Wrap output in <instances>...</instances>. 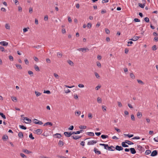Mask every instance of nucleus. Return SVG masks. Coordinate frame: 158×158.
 <instances>
[{
    "mask_svg": "<svg viewBox=\"0 0 158 158\" xmlns=\"http://www.w3.org/2000/svg\"><path fill=\"white\" fill-rule=\"evenodd\" d=\"M0 49L1 51L2 52H5V50H4V48L2 46L0 47Z\"/></svg>",
    "mask_w": 158,
    "mask_h": 158,
    "instance_id": "680f3d73",
    "label": "nucleus"
},
{
    "mask_svg": "<svg viewBox=\"0 0 158 158\" xmlns=\"http://www.w3.org/2000/svg\"><path fill=\"white\" fill-rule=\"evenodd\" d=\"M154 140L155 142H158V136L154 138Z\"/></svg>",
    "mask_w": 158,
    "mask_h": 158,
    "instance_id": "774afa93",
    "label": "nucleus"
},
{
    "mask_svg": "<svg viewBox=\"0 0 158 158\" xmlns=\"http://www.w3.org/2000/svg\"><path fill=\"white\" fill-rule=\"evenodd\" d=\"M124 135L125 136H127V137H128L129 138H131V137H132L134 135H132V134L131 135H129V134H124Z\"/></svg>",
    "mask_w": 158,
    "mask_h": 158,
    "instance_id": "7c9ffc66",
    "label": "nucleus"
},
{
    "mask_svg": "<svg viewBox=\"0 0 158 158\" xmlns=\"http://www.w3.org/2000/svg\"><path fill=\"white\" fill-rule=\"evenodd\" d=\"M97 141L95 140H92L88 142L87 144L88 145H93L97 143Z\"/></svg>",
    "mask_w": 158,
    "mask_h": 158,
    "instance_id": "6e6552de",
    "label": "nucleus"
},
{
    "mask_svg": "<svg viewBox=\"0 0 158 158\" xmlns=\"http://www.w3.org/2000/svg\"><path fill=\"white\" fill-rule=\"evenodd\" d=\"M97 102L98 103H102V99L99 97H98L97 98Z\"/></svg>",
    "mask_w": 158,
    "mask_h": 158,
    "instance_id": "e433bc0d",
    "label": "nucleus"
},
{
    "mask_svg": "<svg viewBox=\"0 0 158 158\" xmlns=\"http://www.w3.org/2000/svg\"><path fill=\"white\" fill-rule=\"evenodd\" d=\"M77 50L78 51H81V52H88L89 50V49L87 48H77Z\"/></svg>",
    "mask_w": 158,
    "mask_h": 158,
    "instance_id": "f257e3e1",
    "label": "nucleus"
},
{
    "mask_svg": "<svg viewBox=\"0 0 158 158\" xmlns=\"http://www.w3.org/2000/svg\"><path fill=\"white\" fill-rule=\"evenodd\" d=\"M95 74L96 77L97 78H100V76L97 73L95 72Z\"/></svg>",
    "mask_w": 158,
    "mask_h": 158,
    "instance_id": "09e8293b",
    "label": "nucleus"
},
{
    "mask_svg": "<svg viewBox=\"0 0 158 158\" xmlns=\"http://www.w3.org/2000/svg\"><path fill=\"white\" fill-rule=\"evenodd\" d=\"M12 100L15 102H17V99L16 97L12 96L11 97Z\"/></svg>",
    "mask_w": 158,
    "mask_h": 158,
    "instance_id": "6ab92c4d",
    "label": "nucleus"
},
{
    "mask_svg": "<svg viewBox=\"0 0 158 158\" xmlns=\"http://www.w3.org/2000/svg\"><path fill=\"white\" fill-rule=\"evenodd\" d=\"M67 62L71 66H73L74 64L73 62L71 60H68Z\"/></svg>",
    "mask_w": 158,
    "mask_h": 158,
    "instance_id": "4be33fe9",
    "label": "nucleus"
},
{
    "mask_svg": "<svg viewBox=\"0 0 158 158\" xmlns=\"http://www.w3.org/2000/svg\"><path fill=\"white\" fill-rule=\"evenodd\" d=\"M158 154V152L156 150L153 151L152 152L151 156H156Z\"/></svg>",
    "mask_w": 158,
    "mask_h": 158,
    "instance_id": "20e7f679",
    "label": "nucleus"
},
{
    "mask_svg": "<svg viewBox=\"0 0 158 158\" xmlns=\"http://www.w3.org/2000/svg\"><path fill=\"white\" fill-rule=\"evenodd\" d=\"M20 155L23 158H27V156L23 153H20Z\"/></svg>",
    "mask_w": 158,
    "mask_h": 158,
    "instance_id": "37998d69",
    "label": "nucleus"
},
{
    "mask_svg": "<svg viewBox=\"0 0 158 158\" xmlns=\"http://www.w3.org/2000/svg\"><path fill=\"white\" fill-rule=\"evenodd\" d=\"M72 134H79V132L78 131H74L72 132Z\"/></svg>",
    "mask_w": 158,
    "mask_h": 158,
    "instance_id": "bf43d9fd",
    "label": "nucleus"
},
{
    "mask_svg": "<svg viewBox=\"0 0 158 158\" xmlns=\"http://www.w3.org/2000/svg\"><path fill=\"white\" fill-rule=\"evenodd\" d=\"M102 108L103 111L105 110V111H106V106H102Z\"/></svg>",
    "mask_w": 158,
    "mask_h": 158,
    "instance_id": "5fc2aeb1",
    "label": "nucleus"
},
{
    "mask_svg": "<svg viewBox=\"0 0 158 158\" xmlns=\"http://www.w3.org/2000/svg\"><path fill=\"white\" fill-rule=\"evenodd\" d=\"M24 120H25L27 121V122H24L26 123H30L31 122V120L27 117L24 118Z\"/></svg>",
    "mask_w": 158,
    "mask_h": 158,
    "instance_id": "39448f33",
    "label": "nucleus"
},
{
    "mask_svg": "<svg viewBox=\"0 0 158 158\" xmlns=\"http://www.w3.org/2000/svg\"><path fill=\"white\" fill-rule=\"evenodd\" d=\"M125 141L126 143L128 144L129 145L134 144V143L132 142L129 140H126Z\"/></svg>",
    "mask_w": 158,
    "mask_h": 158,
    "instance_id": "f3484780",
    "label": "nucleus"
},
{
    "mask_svg": "<svg viewBox=\"0 0 158 158\" xmlns=\"http://www.w3.org/2000/svg\"><path fill=\"white\" fill-rule=\"evenodd\" d=\"M28 73L29 74L31 75V76H33V73L32 71H28Z\"/></svg>",
    "mask_w": 158,
    "mask_h": 158,
    "instance_id": "3c124183",
    "label": "nucleus"
},
{
    "mask_svg": "<svg viewBox=\"0 0 158 158\" xmlns=\"http://www.w3.org/2000/svg\"><path fill=\"white\" fill-rule=\"evenodd\" d=\"M107 149L109 151H114L115 150V147L112 145L110 147L108 146V148H107Z\"/></svg>",
    "mask_w": 158,
    "mask_h": 158,
    "instance_id": "1a4fd4ad",
    "label": "nucleus"
},
{
    "mask_svg": "<svg viewBox=\"0 0 158 158\" xmlns=\"http://www.w3.org/2000/svg\"><path fill=\"white\" fill-rule=\"evenodd\" d=\"M50 125V126H52V123L51 122H48L45 123L44 125V126H47V125Z\"/></svg>",
    "mask_w": 158,
    "mask_h": 158,
    "instance_id": "412c9836",
    "label": "nucleus"
},
{
    "mask_svg": "<svg viewBox=\"0 0 158 158\" xmlns=\"http://www.w3.org/2000/svg\"><path fill=\"white\" fill-rule=\"evenodd\" d=\"M97 65L99 67H101V63L99 62H97Z\"/></svg>",
    "mask_w": 158,
    "mask_h": 158,
    "instance_id": "69168bd1",
    "label": "nucleus"
},
{
    "mask_svg": "<svg viewBox=\"0 0 158 158\" xmlns=\"http://www.w3.org/2000/svg\"><path fill=\"white\" fill-rule=\"evenodd\" d=\"M78 135H73L72 136L73 139L77 140L78 139Z\"/></svg>",
    "mask_w": 158,
    "mask_h": 158,
    "instance_id": "49530a36",
    "label": "nucleus"
},
{
    "mask_svg": "<svg viewBox=\"0 0 158 158\" xmlns=\"http://www.w3.org/2000/svg\"><path fill=\"white\" fill-rule=\"evenodd\" d=\"M15 66L18 69H22V68L21 65H20V64H16Z\"/></svg>",
    "mask_w": 158,
    "mask_h": 158,
    "instance_id": "5701e85b",
    "label": "nucleus"
},
{
    "mask_svg": "<svg viewBox=\"0 0 158 158\" xmlns=\"http://www.w3.org/2000/svg\"><path fill=\"white\" fill-rule=\"evenodd\" d=\"M64 144V143L61 140H60L58 142V145L60 147H61L63 146Z\"/></svg>",
    "mask_w": 158,
    "mask_h": 158,
    "instance_id": "2eb2a0df",
    "label": "nucleus"
},
{
    "mask_svg": "<svg viewBox=\"0 0 158 158\" xmlns=\"http://www.w3.org/2000/svg\"><path fill=\"white\" fill-rule=\"evenodd\" d=\"M81 114L80 111H76L75 112V114L76 116H79Z\"/></svg>",
    "mask_w": 158,
    "mask_h": 158,
    "instance_id": "4c0bfd02",
    "label": "nucleus"
},
{
    "mask_svg": "<svg viewBox=\"0 0 158 158\" xmlns=\"http://www.w3.org/2000/svg\"><path fill=\"white\" fill-rule=\"evenodd\" d=\"M93 117L92 114L91 113H89L88 114V117L89 118H91Z\"/></svg>",
    "mask_w": 158,
    "mask_h": 158,
    "instance_id": "603ef678",
    "label": "nucleus"
},
{
    "mask_svg": "<svg viewBox=\"0 0 158 158\" xmlns=\"http://www.w3.org/2000/svg\"><path fill=\"white\" fill-rule=\"evenodd\" d=\"M8 43L5 41H2L0 42V44L3 46H6L8 45Z\"/></svg>",
    "mask_w": 158,
    "mask_h": 158,
    "instance_id": "9d476101",
    "label": "nucleus"
},
{
    "mask_svg": "<svg viewBox=\"0 0 158 158\" xmlns=\"http://www.w3.org/2000/svg\"><path fill=\"white\" fill-rule=\"evenodd\" d=\"M44 93L45 94H51V92L49 90H44Z\"/></svg>",
    "mask_w": 158,
    "mask_h": 158,
    "instance_id": "ea45409f",
    "label": "nucleus"
},
{
    "mask_svg": "<svg viewBox=\"0 0 158 158\" xmlns=\"http://www.w3.org/2000/svg\"><path fill=\"white\" fill-rule=\"evenodd\" d=\"M79 128L80 129H85L86 128V126H82L81 125L79 127Z\"/></svg>",
    "mask_w": 158,
    "mask_h": 158,
    "instance_id": "473e14b6",
    "label": "nucleus"
},
{
    "mask_svg": "<svg viewBox=\"0 0 158 158\" xmlns=\"http://www.w3.org/2000/svg\"><path fill=\"white\" fill-rule=\"evenodd\" d=\"M87 134L89 136H94V134L92 132H88L87 133Z\"/></svg>",
    "mask_w": 158,
    "mask_h": 158,
    "instance_id": "2f4dec72",
    "label": "nucleus"
},
{
    "mask_svg": "<svg viewBox=\"0 0 158 158\" xmlns=\"http://www.w3.org/2000/svg\"><path fill=\"white\" fill-rule=\"evenodd\" d=\"M152 50L154 51L156 50L157 49L156 47V45H153L152 47Z\"/></svg>",
    "mask_w": 158,
    "mask_h": 158,
    "instance_id": "4d7b16f0",
    "label": "nucleus"
},
{
    "mask_svg": "<svg viewBox=\"0 0 158 158\" xmlns=\"http://www.w3.org/2000/svg\"><path fill=\"white\" fill-rule=\"evenodd\" d=\"M74 128V127L73 126H71L69 128H68L69 130H72Z\"/></svg>",
    "mask_w": 158,
    "mask_h": 158,
    "instance_id": "338daca9",
    "label": "nucleus"
},
{
    "mask_svg": "<svg viewBox=\"0 0 158 158\" xmlns=\"http://www.w3.org/2000/svg\"><path fill=\"white\" fill-rule=\"evenodd\" d=\"M29 137L32 139H34V137L32 135V133H31L29 135Z\"/></svg>",
    "mask_w": 158,
    "mask_h": 158,
    "instance_id": "8fccbe9b",
    "label": "nucleus"
},
{
    "mask_svg": "<svg viewBox=\"0 0 158 158\" xmlns=\"http://www.w3.org/2000/svg\"><path fill=\"white\" fill-rule=\"evenodd\" d=\"M19 127L23 129V130H26L27 129V127H25L23 125H19Z\"/></svg>",
    "mask_w": 158,
    "mask_h": 158,
    "instance_id": "c756f323",
    "label": "nucleus"
},
{
    "mask_svg": "<svg viewBox=\"0 0 158 158\" xmlns=\"http://www.w3.org/2000/svg\"><path fill=\"white\" fill-rule=\"evenodd\" d=\"M139 38H140V37L139 36H134L133 38L131 39H130V40H131L132 41H136Z\"/></svg>",
    "mask_w": 158,
    "mask_h": 158,
    "instance_id": "9b49d317",
    "label": "nucleus"
},
{
    "mask_svg": "<svg viewBox=\"0 0 158 158\" xmlns=\"http://www.w3.org/2000/svg\"><path fill=\"white\" fill-rule=\"evenodd\" d=\"M57 55L58 58H60L62 56V55L61 53H60V52H58Z\"/></svg>",
    "mask_w": 158,
    "mask_h": 158,
    "instance_id": "6e6d98bb",
    "label": "nucleus"
},
{
    "mask_svg": "<svg viewBox=\"0 0 158 158\" xmlns=\"http://www.w3.org/2000/svg\"><path fill=\"white\" fill-rule=\"evenodd\" d=\"M139 6L141 8H144V6H145V3H143V4L139 3L138 4Z\"/></svg>",
    "mask_w": 158,
    "mask_h": 158,
    "instance_id": "bb28decb",
    "label": "nucleus"
},
{
    "mask_svg": "<svg viewBox=\"0 0 158 158\" xmlns=\"http://www.w3.org/2000/svg\"><path fill=\"white\" fill-rule=\"evenodd\" d=\"M5 28L7 29H10V26L8 24L6 23L5 25Z\"/></svg>",
    "mask_w": 158,
    "mask_h": 158,
    "instance_id": "c85d7f7f",
    "label": "nucleus"
},
{
    "mask_svg": "<svg viewBox=\"0 0 158 158\" xmlns=\"http://www.w3.org/2000/svg\"><path fill=\"white\" fill-rule=\"evenodd\" d=\"M64 134L66 136L69 137L72 135V134L71 132H64Z\"/></svg>",
    "mask_w": 158,
    "mask_h": 158,
    "instance_id": "0eeeda50",
    "label": "nucleus"
},
{
    "mask_svg": "<svg viewBox=\"0 0 158 158\" xmlns=\"http://www.w3.org/2000/svg\"><path fill=\"white\" fill-rule=\"evenodd\" d=\"M38 121V120L36 119H34L33 120V122L35 124H37Z\"/></svg>",
    "mask_w": 158,
    "mask_h": 158,
    "instance_id": "c03bdc74",
    "label": "nucleus"
},
{
    "mask_svg": "<svg viewBox=\"0 0 158 158\" xmlns=\"http://www.w3.org/2000/svg\"><path fill=\"white\" fill-rule=\"evenodd\" d=\"M138 82L141 85H143L144 84V83L141 81L139 80H137Z\"/></svg>",
    "mask_w": 158,
    "mask_h": 158,
    "instance_id": "58836bf2",
    "label": "nucleus"
},
{
    "mask_svg": "<svg viewBox=\"0 0 158 158\" xmlns=\"http://www.w3.org/2000/svg\"><path fill=\"white\" fill-rule=\"evenodd\" d=\"M23 134L22 132H20L18 133V136L20 138H22L23 137Z\"/></svg>",
    "mask_w": 158,
    "mask_h": 158,
    "instance_id": "b1692460",
    "label": "nucleus"
},
{
    "mask_svg": "<svg viewBox=\"0 0 158 158\" xmlns=\"http://www.w3.org/2000/svg\"><path fill=\"white\" fill-rule=\"evenodd\" d=\"M105 31L106 34H109L110 33V31L109 30L107 29V28H106L105 29Z\"/></svg>",
    "mask_w": 158,
    "mask_h": 158,
    "instance_id": "052dcab7",
    "label": "nucleus"
},
{
    "mask_svg": "<svg viewBox=\"0 0 158 158\" xmlns=\"http://www.w3.org/2000/svg\"><path fill=\"white\" fill-rule=\"evenodd\" d=\"M54 75L56 78H57V79L59 78V76L56 73H54Z\"/></svg>",
    "mask_w": 158,
    "mask_h": 158,
    "instance_id": "e2e57ef3",
    "label": "nucleus"
},
{
    "mask_svg": "<svg viewBox=\"0 0 158 158\" xmlns=\"http://www.w3.org/2000/svg\"><path fill=\"white\" fill-rule=\"evenodd\" d=\"M134 21L136 22H139L140 21V20L137 18L134 19Z\"/></svg>",
    "mask_w": 158,
    "mask_h": 158,
    "instance_id": "0e129e2a",
    "label": "nucleus"
},
{
    "mask_svg": "<svg viewBox=\"0 0 158 158\" xmlns=\"http://www.w3.org/2000/svg\"><path fill=\"white\" fill-rule=\"evenodd\" d=\"M151 152V151L149 150H147L145 152V154L146 155H148L150 154Z\"/></svg>",
    "mask_w": 158,
    "mask_h": 158,
    "instance_id": "72a5a7b5",
    "label": "nucleus"
},
{
    "mask_svg": "<svg viewBox=\"0 0 158 158\" xmlns=\"http://www.w3.org/2000/svg\"><path fill=\"white\" fill-rule=\"evenodd\" d=\"M115 149L117 151H120L123 149V148L122 146L117 145L115 148Z\"/></svg>",
    "mask_w": 158,
    "mask_h": 158,
    "instance_id": "7ed1b4c3",
    "label": "nucleus"
},
{
    "mask_svg": "<svg viewBox=\"0 0 158 158\" xmlns=\"http://www.w3.org/2000/svg\"><path fill=\"white\" fill-rule=\"evenodd\" d=\"M137 149L140 151L141 152H143L145 151V149L144 148L142 147V146L140 145H137ZM142 153V152H141V153Z\"/></svg>",
    "mask_w": 158,
    "mask_h": 158,
    "instance_id": "f03ea898",
    "label": "nucleus"
},
{
    "mask_svg": "<svg viewBox=\"0 0 158 158\" xmlns=\"http://www.w3.org/2000/svg\"><path fill=\"white\" fill-rule=\"evenodd\" d=\"M131 118L132 121H135V119L134 115L133 114L131 115Z\"/></svg>",
    "mask_w": 158,
    "mask_h": 158,
    "instance_id": "a18cd8bd",
    "label": "nucleus"
},
{
    "mask_svg": "<svg viewBox=\"0 0 158 158\" xmlns=\"http://www.w3.org/2000/svg\"><path fill=\"white\" fill-rule=\"evenodd\" d=\"M130 149L131 154H135L136 153V151L134 148H131Z\"/></svg>",
    "mask_w": 158,
    "mask_h": 158,
    "instance_id": "ddd939ff",
    "label": "nucleus"
},
{
    "mask_svg": "<svg viewBox=\"0 0 158 158\" xmlns=\"http://www.w3.org/2000/svg\"><path fill=\"white\" fill-rule=\"evenodd\" d=\"M87 26L89 28H91L92 26L91 23H88L87 24Z\"/></svg>",
    "mask_w": 158,
    "mask_h": 158,
    "instance_id": "de8ad7c7",
    "label": "nucleus"
},
{
    "mask_svg": "<svg viewBox=\"0 0 158 158\" xmlns=\"http://www.w3.org/2000/svg\"><path fill=\"white\" fill-rule=\"evenodd\" d=\"M94 151L95 152L96 154H98V155L100 154H101V152L100 151H99L96 148H94Z\"/></svg>",
    "mask_w": 158,
    "mask_h": 158,
    "instance_id": "4468645a",
    "label": "nucleus"
},
{
    "mask_svg": "<svg viewBox=\"0 0 158 158\" xmlns=\"http://www.w3.org/2000/svg\"><path fill=\"white\" fill-rule=\"evenodd\" d=\"M144 20L147 23L149 22V19L148 17H145V18H144Z\"/></svg>",
    "mask_w": 158,
    "mask_h": 158,
    "instance_id": "a19ab883",
    "label": "nucleus"
},
{
    "mask_svg": "<svg viewBox=\"0 0 158 158\" xmlns=\"http://www.w3.org/2000/svg\"><path fill=\"white\" fill-rule=\"evenodd\" d=\"M34 68L35 69V70L37 71H40V69L38 67V66H37L35 64L34 65Z\"/></svg>",
    "mask_w": 158,
    "mask_h": 158,
    "instance_id": "a878e982",
    "label": "nucleus"
},
{
    "mask_svg": "<svg viewBox=\"0 0 158 158\" xmlns=\"http://www.w3.org/2000/svg\"><path fill=\"white\" fill-rule=\"evenodd\" d=\"M0 115L4 119H6V117L5 115L2 113L0 112Z\"/></svg>",
    "mask_w": 158,
    "mask_h": 158,
    "instance_id": "f704fd0d",
    "label": "nucleus"
},
{
    "mask_svg": "<svg viewBox=\"0 0 158 158\" xmlns=\"http://www.w3.org/2000/svg\"><path fill=\"white\" fill-rule=\"evenodd\" d=\"M9 58L10 60L11 61H13V58L12 56L11 55H10L9 56Z\"/></svg>",
    "mask_w": 158,
    "mask_h": 158,
    "instance_id": "13d9d810",
    "label": "nucleus"
},
{
    "mask_svg": "<svg viewBox=\"0 0 158 158\" xmlns=\"http://www.w3.org/2000/svg\"><path fill=\"white\" fill-rule=\"evenodd\" d=\"M44 20L45 21H47L48 20V16L47 15H46L44 16Z\"/></svg>",
    "mask_w": 158,
    "mask_h": 158,
    "instance_id": "864d4df0",
    "label": "nucleus"
},
{
    "mask_svg": "<svg viewBox=\"0 0 158 158\" xmlns=\"http://www.w3.org/2000/svg\"><path fill=\"white\" fill-rule=\"evenodd\" d=\"M8 139V136L6 135H4L2 138V139H3V140H5L6 141V140L7 139Z\"/></svg>",
    "mask_w": 158,
    "mask_h": 158,
    "instance_id": "aec40b11",
    "label": "nucleus"
},
{
    "mask_svg": "<svg viewBox=\"0 0 158 158\" xmlns=\"http://www.w3.org/2000/svg\"><path fill=\"white\" fill-rule=\"evenodd\" d=\"M35 93L36 94V96L37 97H38L41 94L40 93L36 91H35Z\"/></svg>",
    "mask_w": 158,
    "mask_h": 158,
    "instance_id": "c9c22d12",
    "label": "nucleus"
},
{
    "mask_svg": "<svg viewBox=\"0 0 158 158\" xmlns=\"http://www.w3.org/2000/svg\"><path fill=\"white\" fill-rule=\"evenodd\" d=\"M23 152H25V153L28 154H29L30 153H32V152L30 151L27 149H23Z\"/></svg>",
    "mask_w": 158,
    "mask_h": 158,
    "instance_id": "a211bd4d",
    "label": "nucleus"
},
{
    "mask_svg": "<svg viewBox=\"0 0 158 158\" xmlns=\"http://www.w3.org/2000/svg\"><path fill=\"white\" fill-rule=\"evenodd\" d=\"M130 76L131 77V78L133 79H134L135 78V77L134 75V74L132 73H131L130 74Z\"/></svg>",
    "mask_w": 158,
    "mask_h": 158,
    "instance_id": "79ce46f5",
    "label": "nucleus"
},
{
    "mask_svg": "<svg viewBox=\"0 0 158 158\" xmlns=\"http://www.w3.org/2000/svg\"><path fill=\"white\" fill-rule=\"evenodd\" d=\"M126 143L124 142H123L122 143V147H128V145L126 144Z\"/></svg>",
    "mask_w": 158,
    "mask_h": 158,
    "instance_id": "dca6fc26",
    "label": "nucleus"
},
{
    "mask_svg": "<svg viewBox=\"0 0 158 158\" xmlns=\"http://www.w3.org/2000/svg\"><path fill=\"white\" fill-rule=\"evenodd\" d=\"M101 137L102 139H105L106 138H107L108 137V136L107 135H102L101 136Z\"/></svg>",
    "mask_w": 158,
    "mask_h": 158,
    "instance_id": "cd10ccee",
    "label": "nucleus"
},
{
    "mask_svg": "<svg viewBox=\"0 0 158 158\" xmlns=\"http://www.w3.org/2000/svg\"><path fill=\"white\" fill-rule=\"evenodd\" d=\"M142 114L141 112H138L137 113V116L138 118H140L142 116Z\"/></svg>",
    "mask_w": 158,
    "mask_h": 158,
    "instance_id": "393cba45",
    "label": "nucleus"
},
{
    "mask_svg": "<svg viewBox=\"0 0 158 158\" xmlns=\"http://www.w3.org/2000/svg\"><path fill=\"white\" fill-rule=\"evenodd\" d=\"M56 136V137L58 138H60L61 137V135L59 133H56L53 135V137H55Z\"/></svg>",
    "mask_w": 158,
    "mask_h": 158,
    "instance_id": "f8f14e48",
    "label": "nucleus"
},
{
    "mask_svg": "<svg viewBox=\"0 0 158 158\" xmlns=\"http://www.w3.org/2000/svg\"><path fill=\"white\" fill-rule=\"evenodd\" d=\"M35 133L37 134H41L43 132V130L40 129L35 130Z\"/></svg>",
    "mask_w": 158,
    "mask_h": 158,
    "instance_id": "423d86ee",
    "label": "nucleus"
}]
</instances>
